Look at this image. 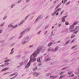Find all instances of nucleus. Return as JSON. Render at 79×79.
I'll list each match as a JSON object with an SVG mask.
<instances>
[{"label":"nucleus","instance_id":"25","mask_svg":"<svg viewBox=\"0 0 79 79\" xmlns=\"http://www.w3.org/2000/svg\"><path fill=\"white\" fill-rule=\"evenodd\" d=\"M70 41H67L66 42V44H68V43H69V42Z\"/></svg>","mask_w":79,"mask_h":79},{"label":"nucleus","instance_id":"24","mask_svg":"<svg viewBox=\"0 0 79 79\" xmlns=\"http://www.w3.org/2000/svg\"><path fill=\"white\" fill-rule=\"evenodd\" d=\"M18 74H17L16 75H15L14 77L13 78H11L10 79H14V78H15V77L16 76L18 75Z\"/></svg>","mask_w":79,"mask_h":79},{"label":"nucleus","instance_id":"20","mask_svg":"<svg viewBox=\"0 0 79 79\" xmlns=\"http://www.w3.org/2000/svg\"><path fill=\"white\" fill-rule=\"evenodd\" d=\"M36 69H37V68H33V71H35V70H36Z\"/></svg>","mask_w":79,"mask_h":79},{"label":"nucleus","instance_id":"38","mask_svg":"<svg viewBox=\"0 0 79 79\" xmlns=\"http://www.w3.org/2000/svg\"><path fill=\"white\" fill-rule=\"evenodd\" d=\"M21 2V0H19V1L18 3H20V2Z\"/></svg>","mask_w":79,"mask_h":79},{"label":"nucleus","instance_id":"50","mask_svg":"<svg viewBox=\"0 0 79 79\" xmlns=\"http://www.w3.org/2000/svg\"><path fill=\"white\" fill-rule=\"evenodd\" d=\"M56 3V1H55L54 2V3Z\"/></svg>","mask_w":79,"mask_h":79},{"label":"nucleus","instance_id":"52","mask_svg":"<svg viewBox=\"0 0 79 79\" xmlns=\"http://www.w3.org/2000/svg\"><path fill=\"white\" fill-rule=\"evenodd\" d=\"M13 76V74L10 75V76Z\"/></svg>","mask_w":79,"mask_h":79},{"label":"nucleus","instance_id":"34","mask_svg":"<svg viewBox=\"0 0 79 79\" xmlns=\"http://www.w3.org/2000/svg\"><path fill=\"white\" fill-rule=\"evenodd\" d=\"M70 3V2H69L68 3H67L66 4V5H68V4H69Z\"/></svg>","mask_w":79,"mask_h":79},{"label":"nucleus","instance_id":"39","mask_svg":"<svg viewBox=\"0 0 79 79\" xmlns=\"http://www.w3.org/2000/svg\"><path fill=\"white\" fill-rule=\"evenodd\" d=\"M4 25V23H3L1 25V26H2Z\"/></svg>","mask_w":79,"mask_h":79},{"label":"nucleus","instance_id":"43","mask_svg":"<svg viewBox=\"0 0 79 79\" xmlns=\"http://www.w3.org/2000/svg\"><path fill=\"white\" fill-rule=\"evenodd\" d=\"M33 46L32 45H30L29 46V47H32Z\"/></svg>","mask_w":79,"mask_h":79},{"label":"nucleus","instance_id":"58","mask_svg":"<svg viewBox=\"0 0 79 79\" xmlns=\"http://www.w3.org/2000/svg\"><path fill=\"white\" fill-rule=\"evenodd\" d=\"M0 31H1V32H0V33H2V30H0Z\"/></svg>","mask_w":79,"mask_h":79},{"label":"nucleus","instance_id":"26","mask_svg":"<svg viewBox=\"0 0 79 79\" xmlns=\"http://www.w3.org/2000/svg\"><path fill=\"white\" fill-rule=\"evenodd\" d=\"M76 47V46H74L72 48V49H73V48H75Z\"/></svg>","mask_w":79,"mask_h":79},{"label":"nucleus","instance_id":"18","mask_svg":"<svg viewBox=\"0 0 79 79\" xmlns=\"http://www.w3.org/2000/svg\"><path fill=\"white\" fill-rule=\"evenodd\" d=\"M50 78L51 79H54V77H53V76H51L50 77Z\"/></svg>","mask_w":79,"mask_h":79},{"label":"nucleus","instance_id":"40","mask_svg":"<svg viewBox=\"0 0 79 79\" xmlns=\"http://www.w3.org/2000/svg\"><path fill=\"white\" fill-rule=\"evenodd\" d=\"M1 67H3L4 66V65H2L0 66Z\"/></svg>","mask_w":79,"mask_h":79},{"label":"nucleus","instance_id":"10","mask_svg":"<svg viewBox=\"0 0 79 79\" xmlns=\"http://www.w3.org/2000/svg\"><path fill=\"white\" fill-rule=\"evenodd\" d=\"M11 61V60L10 59H8L7 60L4 61V62H7V61Z\"/></svg>","mask_w":79,"mask_h":79},{"label":"nucleus","instance_id":"11","mask_svg":"<svg viewBox=\"0 0 79 79\" xmlns=\"http://www.w3.org/2000/svg\"><path fill=\"white\" fill-rule=\"evenodd\" d=\"M50 57L48 58L46 60V61H50Z\"/></svg>","mask_w":79,"mask_h":79},{"label":"nucleus","instance_id":"42","mask_svg":"<svg viewBox=\"0 0 79 79\" xmlns=\"http://www.w3.org/2000/svg\"><path fill=\"white\" fill-rule=\"evenodd\" d=\"M12 53H13V51L11 52L10 53V54H12Z\"/></svg>","mask_w":79,"mask_h":79},{"label":"nucleus","instance_id":"8","mask_svg":"<svg viewBox=\"0 0 79 79\" xmlns=\"http://www.w3.org/2000/svg\"><path fill=\"white\" fill-rule=\"evenodd\" d=\"M10 27H17V25H15V27H14V26H12L11 25H10Z\"/></svg>","mask_w":79,"mask_h":79},{"label":"nucleus","instance_id":"17","mask_svg":"<svg viewBox=\"0 0 79 79\" xmlns=\"http://www.w3.org/2000/svg\"><path fill=\"white\" fill-rule=\"evenodd\" d=\"M72 73V71H70L68 73V74H71Z\"/></svg>","mask_w":79,"mask_h":79},{"label":"nucleus","instance_id":"30","mask_svg":"<svg viewBox=\"0 0 79 79\" xmlns=\"http://www.w3.org/2000/svg\"><path fill=\"white\" fill-rule=\"evenodd\" d=\"M51 73H48L47 74V76H50V75H51Z\"/></svg>","mask_w":79,"mask_h":79},{"label":"nucleus","instance_id":"28","mask_svg":"<svg viewBox=\"0 0 79 79\" xmlns=\"http://www.w3.org/2000/svg\"><path fill=\"white\" fill-rule=\"evenodd\" d=\"M63 12H64V11H62L60 13V15H62L63 13Z\"/></svg>","mask_w":79,"mask_h":79},{"label":"nucleus","instance_id":"57","mask_svg":"<svg viewBox=\"0 0 79 79\" xmlns=\"http://www.w3.org/2000/svg\"><path fill=\"white\" fill-rule=\"evenodd\" d=\"M54 28V27L53 26H52V29H53Z\"/></svg>","mask_w":79,"mask_h":79},{"label":"nucleus","instance_id":"1","mask_svg":"<svg viewBox=\"0 0 79 79\" xmlns=\"http://www.w3.org/2000/svg\"><path fill=\"white\" fill-rule=\"evenodd\" d=\"M40 48V47H38L37 48V51H36L33 53L32 54V55L30 56V59L29 62L27 63V65L25 66L26 68H28L29 66H30V65H31V61L32 60H33V61H36V59L35 58H35V57H36L37 56V55L38 54H39L40 52L39 51L40 50V49H39Z\"/></svg>","mask_w":79,"mask_h":79},{"label":"nucleus","instance_id":"36","mask_svg":"<svg viewBox=\"0 0 79 79\" xmlns=\"http://www.w3.org/2000/svg\"><path fill=\"white\" fill-rule=\"evenodd\" d=\"M23 22H24V21H23L22 22L20 23V25H21V24H23L22 22L23 23Z\"/></svg>","mask_w":79,"mask_h":79},{"label":"nucleus","instance_id":"51","mask_svg":"<svg viewBox=\"0 0 79 79\" xmlns=\"http://www.w3.org/2000/svg\"><path fill=\"white\" fill-rule=\"evenodd\" d=\"M14 50V48H13V49L11 50V51H13Z\"/></svg>","mask_w":79,"mask_h":79},{"label":"nucleus","instance_id":"31","mask_svg":"<svg viewBox=\"0 0 79 79\" xmlns=\"http://www.w3.org/2000/svg\"><path fill=\"white\" fill-rule=\"evenodd\" d=\"M16 74V73H14L12 74V75H13V76H15V74Z\"/></svg>","mask_w":79,"mask_h":79},{"label":"nucleus","instance_id":"60","mask_svg":"<svg viewBox=\"0 0 79 79\" xmlns=\"http://www.w3.org/2000/svg\"><path fill=\"white\" fill-rule=\"evenodd\" d=\"M62 3H63V0L62 1Z\"/></svg>","mask_w":79,"mask_h":79},{"label":"nucleus","instance_id":"56","mask_svg":"<svg viewBox=\"0 0 79 79\" xmlns=\"http://www.w3.org/2000/svg\"><path fill=\"white\" fill-rule=\"evenodd\" d=\"M60 26H61V24H59V27H60Z\"/></svg>","mask_w":79,"mask_h":79},{"label":"nucleus","instance_id":"5","mask_svg":"<svg viewBox=\"0 0 79 79\" xmlns=\"http://www.w3.org/2000/svg\"><path fill=\"white\" fill-rule=\"evenodd\" d=\"M33 75L35 76V77H37L38 76V74L37 73H35L33 74Z\"/></svg>","mask_w":79,"mask_h":79},{"label":"nucleus","instance_id":"2","mask_svg":"<svg viewBox=\"0 0 79 79\" xmlns=\"http://www.w3.org/2000/svg\"><path fill=\"white\" fill-rule=\"evenodd\" d=\"M61 10V8H59L57 9L54 13L52 14V16H53V15H55L58 12V11H59L60 10Z\"/></svg>","mask_w":79,"mask_h":79},{"label":"nucleus","instance_id":"59","mask_svg":"<svg viewBox=\"0 0 79 79\" xmlns=\"http://www.w3.org/2000/svg\"><path fill=\"white\" fill-rule=\"evenodd\" d=\"M47 27H45V29H47Z\"/></svg>","mask_w":79,"mask_h":79},{"label":"nucleus","instance_id":"21","mask_svg":"<svg viewBox=\"0 0 79 79\" xmlns=\"http://www.w3.org/2000/svg\"><path fill=\"white\" fill-rule=\"evenodd\" d=\"M40 18V17H38L37 18L36 20V21H37L39 20V18Z\"/></svg>","mask_w":79,"mask_h":79},{"label":"nucleus","instance_id":"54","mask_svg":"<svg viewBox=\"0 0 79 79\" xmlns=\"http://www.w3.org/2000/svg\"><path fill=\"white\" fill-rule=\"evenodd\" d=\"M28 1H29V0H27V2H28Z\"/></svg>","mask_w":79,"mask_h":79},{"label":"nucleus","instance_id":"33","mask_svg":"<svg viewBox=\"0 0 79 79\" xmlns=\"http://www.w3.org/2000/svg\"><path fill=\"white\" fill-rule=\"evenodd\" d=\"M77 31H76L74 32V33H75V34H77Z\"/></svg>","mask_w":79,"mask_h":79},{"label":"nucleus","instance_id":"62","mask_svg":"<svg viewBox=\"0 0 79 79\" xmlns=\"http://www.w3.org/2000/svg\"><path fill=\"white\" fill-rule=\"evenodd\" d=\"M60 42V41H58V43H59Z\"/></svg>","mask_w":79,"mask_h":79},{"label":"nucleus","instance_id":"4","mask_svg":"<svg viewBox=\"0 0 79 79\" xmlns=\"http://www.w3.org/2000/svg\"><path fill=\"white\" fill-rule=\"evenodd\" d=\"M9 69V68H6L4 69H3L2 70V71H6V70H8V69Z\"/></svg>","mask_w":79,"mask_h":79},{"label":"nucleus","instance_id":"37","mask_svg":"<svg viewBox=\"0 0 79 79\" xmlns=\"http://www.w3.org/2000/svg\"><path fill=\"white\" fill-rule=\"evenodd\" d=\"M26 42H23V44H26Z\"/></svg>","mask_w":79,"mask_h":79},{"label":"nucleus","instance_id":"45","mask_svg":"<svg viewBox=\"0 0 79 79\" xmlns=\"http://www.w3.org/2000/svg\"><path fill=\"white\" fill-rule=\"evenodd\" d=\"M76 78H77V77H74L73 78V79H76Z\"/></svg>","mask_w":79,"mask_h":79},{"label":"nucleus","instance_id":"9","mask_svg":"<svg viewBox=\"0 0 79 79\" xmlns=\"http://www.w3.org/2000/svg\"><path fill=\"white\" fill-rule=\"evenodd\" d=\"M65 21V19L63 18L62 20V23H64Z\"/></svg>","mask_w":79,"mask_h":79},{"label":"nucleus","instance_id":"16","mask_svg":"<svg viewBox=\"0 0 79 79\" xmlns=\"http://www.w3.org/2000/svg\"><path fill=\"white\" fill-rule=\"evenodd\" d=\"M64 77V75L63 76H61L60 77V79H62V78H63Z\"/></svg>","mask_w":79,"mask_h":79},{"label":"nucleus","instance_id":"55","mask_svg":"<svg viewBox=\"0 0 79 79\" xmlns=\"http://www.w3.org/2000/svg\"><path fill=\"white\" fill-rule=\"evenodd\" d=\"M21 37H22V36H20L19 37V39H20L21 38Z\"/></svg>","mask_w":79,"mask_h":79},{"label":"nucleus","instance_id":"7","mask_svg":"<svg viewBox=\"0 0 79 79\" xmlns=\"http://www.w3.org/2000/svg\"><path fill=\"white\" fill-rule=\"evenodd\" d=\"M40 57H39L37 59V61L38 62H41V61H40Z\"/></svg>","mask_w":79,"mask_h":79},{"label":"nucleus","instance_id":"19","mask_svg":"<svg viewBox=\"0 0 79 79\" xmlns=\"http://www.w3.org/2000/svg\"><path fill=\"white\" fill-rule=\"evenodd\" d=\"M9 64V63H6L5 64V66H7Z\"/></svg>","mask_w":79,"mask_h":79},{"label":"nucleus","instance_id":"23","mask_svg":"<svg viewBox=\"0 0 79 79\" xmlns=\"http://www.w3.org/2000/svg\"><path fill=\"white\" fill-rule=\"evenodd\" d=\"M24 32H25V30L21 33V35H23V33H24Z\"/></svg>","mask_w":79,"mask_h":79},{"label":"nucleus","instance_id":"3","mask_svg":"<svg viewBox=\"0 0 79 79\" xmlns=\"http://www.w3.org/2000/svg\"><path fill=\"white\" fill-rule=\"evenodd\" d=\"M77 24V22H75L73 24V25L70 26V28L71 29H74V25H76V24Z\"/></svg>","mask_w":79,"mask_h":79},{"label":"nucleus","instance_id":"27","mask_svg":"<svg viewBox=\"0 0 79 79\" xmlns=\"http://www.w3.org/2000/svg\"><path fill=\"white\" fill-rule=\"evenodd\" d=\"M75 40H76L75 39H74V40H73L72 41V43H73V42H74V41H75Z\"/></svg>","mask_w":79,"mask_h":79},{"label":"nucleus","instance_id":"48","mask_svg":"<svg viewBox=\"0 0 79 79\" xmlns=\"http://www.w3.org/2000/svg\"><path fill=\"white\" fill-rule=\"evenodd\" d=\"M20 65H21V66H22V65H23V63H21L20 64Z\"/></svg>","mask_w":79,"mask_h":79},{"label":"nucleus","instance_id":"47","mask_svg":"<svg viewBox=\"0 0 79 79\" xmlns=\"http://www.w3.org/2000/svg\"><path fill=\"white\" fill-rule=\"evenodd\" d=\"M47 31H46V32L44 34H47Z\"/></svg>","mask_w":79,"mask_h":79},{"label":"nucleus","instance_id":"63","mask_svg":"<svg viewBox=\"0 0 79 79\" xmlns=\"http://www.w3.org/2000/svg\"><path fill=\"white\" fill-rule=\"evenodd\" d=\"M48 16H47L46 17V19H47V18H48Z\"/></svg>","mask_w":79,"mask_h":79},{"label":"nucleus","instance_id":"41","mask_svg":"<svg viewBox=\"0 0 79 79\" xmlns=\"http://www.w3.org/2000/svg\"><path fill=\"white\" fill-rule=\"evenodd\" d=\"M71 77H74V74H72V75H71Z\"/></svg>","mask_w":79,"mask_h":79},{"label":"nucleus","instance_id":"53","mask_svg":"<svg viewBox=\"0 0 79 79\" xmlns=\"http://www.w3.org/2000/svg\"><path fill=\"white\" fill-rule=\"evenodd\" d=\"M6 18V17H4V18H3V19H5Z\"/></svg>","mask_w":79,"mask_h":79},{"label":"nucleus","instance_id":"49","mask_svg":"<svg viewBox=\"0 0 79 79\" xmlns=\"http://www.w3.org/2000/svg\"><path fill=\"white\" fill-rule=\"evenodd\" d=\"M15 5H14L13 6H12L11 7V8H13V6H15Z\"/></svg>","mask_w":79,"mask_h":79},{"label":"nucleus","instance_id":"6","mask_svg":"<svg viewBox=\"0 0 79 79\" xmlns=\"http://www.w3.org/2000/svg\"><path fill=\"white\" fill-rule=\"evenodd\" d=\"M60 5H61V4H58L56 7L55 8V10H56V9H57V8H59V7H60Z\"/></svg>","mask_w":79,"mask_h":79},{"label":"nucleus","instance_id":"14","mask_svg":"<svg viewBox=\"0 0 79 79\" xmlns=\"http://www.w3.org/2000/svg\"><path fill=\"white\" fill-rule=\"evenodd\" d=\"M75 37V35H73L71 37V39H73V37Z\"/></svg>","mask_w":79,"mask_h":79},{"label":"nucleus","instance_id":"64","mask_svg":"<svg viewBox=\"0 0 79 79\" xmlns=\"http://www.w3.org/2000/svg\"><path fill=\"white\" fill-rule=\"evenodd\" d=\"M39 66H41V64H40V65H39Z\"/></svg>","mask_w":79,"mask_h":79},{"label":"nucleus","instance_id":"44","mask_svg":"<svg viewBox=\"0 0 79 79\" xmlns=\"http://www.w3.org/2000/svg\"><path fill=\"white\" fill-rule=\"evenodd\" d=\"M59 14V13L58 12H57V14H56V15L57 16V15H58Z\"/></svg>","mask_w":79,"mask_h":79},{"label":"nucleus","instance_id":"22","mask_svg":"<svg viewBox=\"0 0 79 79\" xmlns=\"http://www.w3.org/2000/svg\"><path fill=\"white\" fill-rule=\"evenodd\" d=\"M77 29H75V30H72L70 32H74V31H76L77 30Z\"/></svg>","mask_w":79,"mask_h":79},{"label":"nucleus","instance_id":"32","mask_svg":"<svg viewBox=\"0 0 79 79\" xmlns=\"http://www.w3.org/2000/svg\"><path fill=\"white\" fill-rule=\"evenodd\" d=\"M60 75H61L62 74H63V72H62L61 73H60Z\"/></svg>","mask_w":79,"mask_h":79},{"label":"nucleus","instance_id":"46","mask_svg":"<svg viewBox=\"0 0 79 79\" xmlns=\"http://www.w3.org/2000/svg\"><path fill=\"white\" fill-rule=\"evenodd\" d=\"M40 32H41V31H40L38 33V34H40Z\"/></svg>","mask_w":79,"mask_h":79},{"label":"nucleus","instance_id":"35","mask_svg":"<svg viewBox=\"0 0 79 79\" xmlns=\"http://www.w3.org/2000/svg\"><path fill=\"white\" fill-rule=\"evenodd\" d=\"M66 2H67V0H65L64 1V3H66Z\"/></svg>","mask_w":79,"mask_h":79},{"label":"nucleus","instance_id":"61","mask_svg":"<svg viewBox=\"0 0 79 79\" xmlns=\"http://www.w3.org/2000/svg\"><path fill=\"white\" fill-rule=\"evenodd\" d=\"M63 69H66V68H63Z\"/></svg>","mask_w":79,"mask_h":79},{"label":"nucleus","instance_id":"15","mask_svg":"<svg viewBox=\"0 0 79 79\" xmlns=\"http://www.w3.org/2000/svg\"><path fill=\"white\" fill-rule=\"evenodd\" d=\"M58 46H57L55 49V51H56L58 50Z\"/></svg>","mask_w":79,"mask_h":79},{"label":"nucleus","instance_id":"29","mask_svg":"<svg viewBox=\"0 0 79 79\" xmlns=\"http://www.w3.org/2000/svg\"><path fill=\"white\" fill-rule=\"evenodd\" d=\"M51 49V48H49V49L48 50V51H50Z\"/></svg>","mask_w":79,"mask_h":79},{"label":"nucleus","instance_id":"12","mask_svg":"<svg viewBox=\"0 0 79 79\" xmlns=\"http://www.w3.org/2000/svg\"><path fill=\"white\" fill-rule=\"evenodd\" d=\"M65 24H66V25H69V23L67 21L65 22Z\"/></svg>","mask_w":79,"mask_h":79},{"label":"nucleus","instance_id":"13","mask_svg":"<svg viewBox=\"0 0 79 79\" xmlns=\"http://www.w3.org/2000/svg\"><path fill=\"white\" fill-rule=\"evenodd\" d=\"M52 43H49V44H48V47H50V46H51V45H52Z\"/></svg>","mask_w":79,"mask_h":79}]
</instances>
